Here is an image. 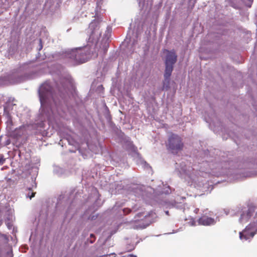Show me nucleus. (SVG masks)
Segmentation results:
<instances>
[{"mask_svg":"<svg viewBox=\"0 0 257 257\" xmlns=\"http://www.w3.org/2000/svg\"><path fill=\"white\" fill-rule=\"evenodd\" d=\"M6 159L3 155L0 154V165H3L5 162Z\"/></svg>","mask_w":257,"mask_h":257,"instance_id":"19","label":"nucleus"},{"mask_svg":"<svg viewBox=\"0 0 257 257\" xmlns=\"http://www.w3.org/2000/svg\"><path fill=\"white\" fill-rule=\"evenodd\" d=\"M13 210L12 209H10L8 210V216L7 218L8 221H12L14 219V216L13 215Z\"/></svg>","mask_w":257,"mask_h":257,"instance_id":"15","label":"nucleus"},{"mask_svg":"<svg viewBox=\"0 0 257 257\" xmlns=\"http://www.w3.org/2000/svg\"><path fill=\"white\" fill-rule=\"evenodd\" d=\"M177 170L179 172L181 177L184 178V179L188 182V183L192 186L193 185L195 187L198 186L201 187L204 186L202 183V178L197 176L196 173H199L198 171L190 167H188L186 169V166L185 165H181L180 169L177 168Z\"/></svg>","mask_w":257,"mask_h":257,"instance_id":"4","label":"nucleus"},{"mask_svg":"<svg viewBox=\"0 0 257 257\" xmlns=\"http://www.w3.org/2000/svg\"><path fill=\"white\" fill-rule=\"evenodd\" d=\"M166 52L167 54L165 60V64L174 65L177 61V56L176 53L174 51H169L166 50Z\"/></svg>","mask_w":257,"mask_h":257,"instance_id":"10","label":"nucleus"},{"mask_svg":"<svg viewBox=\"0 0 257 257\" xmlns=\"http://www.w3.org/2000/svg\"><path fill=\"white\" fill-rule=\"evenodd\" d=\"M207 214V211H205L203 215L198 219V224L207 226L214 225L216 223V220Z\"/></svg>","mask_w":257,"mask_h":257,"instance_id":"9","label":"nucleus"},{"mask_svg":"<svg viewBox=\"0 0 257 257\" xmlns=\"http://www.w3.org/2000/svg\"><path fill=\"white\" fill-rule=\"evenodd\" d=\"M41 103L40 119L42 121L40 127L44 128L43 121L47 120L52 125L57 123L60 117L65 116V112L62 109L61 104L56 95L52 92V87L48 82L43 84L39 90Z\"/></svg>","mask_w":257,"mask_h":257,"instance_id":"1","label":"nucleus"},{"mask_svg":"<svg viewBox=\"0 0 257 257\" xmlns=\"http://www.w3.org/2000/svg\"><path fill=\"white\" fill-rule=\"evenodd\" d=\"M198 211H199V209H198V208H196V209L194 210V212H195V213H198Z\"/></svg>","mask_w":257,"mask_h":257,"instance_id":"26","label":"nucleus"},{"mask_svg":"<svg viewBox=\"0 0 257 257\" xmlns=\"http://www.w3.org/2000/svg\"><path fill=\"white\" fill-rule=\"evenodd\" d=\"M191 225H192V226L195 225V221L194 220H192L191 222Z\"/></svg>","mask_w":257,"mask_h":257,"instance_id":"25","label":"nucleus"},{"mask_svg":"<svg viewBox=\"0 0 257 257\" xmlns=\"http://www.w3.org/2000/svg\"><path fill=\"white\" fill-rule=\"evenodd\" d=\"M127 149L128 150H130L132 151V152L134 154L135 156H136L137 157H139V154L137 152V148H136L132 143L130 141H128L127 142Z\"/></svg>","mask_w":257,"mask_h":257,"instance_id":"13","label":"nucleus"},{"mask_svg":"<svg viewBox=\"0 0 257 257\" xmlns=\"http://www.w3.org/2000/svg\"><path fill=\"white\" fill-rule=\"evenodd\" d=\"M0 257H13L12 252L11 249L2 251Z\"/></svg>","mask_w":257,"mask_h":257,"instance_id":"14","label":"nucleus"},{"mask_svg":"<svg viewBox=\"0 0 257 257\" xmlns=\"http://www.w3.org/2000/svg\"><path fill=\"white\" fill-rule=\"evenodd\" d=\"M6 223L7 224V226L9 229H11V227L12 226V224L10 222H8L7 221L6 222Z\"/></svg>","mask_w":257,"mask_h":257,"instance_id":"21","label":"nucleus"},{"mask_svg":"<svg viewBox=\"0 0 257 257\" xmlns=\"http://www.w3.org/2000/svg\"><path fill=\"white\" fill-rule=\"evenodd\" d=\"M1 1L2 3H4L3 5L1 7L4 9L7 10L10 6L9 3L7 1V0H1Z\"/></svg>","mask_w":257,"mask_h":257,"instance_id":"16","label":"nucleus"},{"mask_svg":"<svg viewBox=\"0 0 257 257\" xmlns=\"http://www.w3.org/2000/svg\"><path fill=\"white\" fill-rule=\"evenodd\" d=\"M155 215V214L153 212L149 214L144 212L139 213L135 217L134 219L130 222L131 225L134 229L145 228L153 221L149 219L150 216H154Z\"/></svg>","mask_w":257,"mask_h":257,"instance_id":"6","label":"nucleus"},{"mask_svg":"<svg viewBox=\"0 0 257 257\" xmlns=\"http://www.w3.org/2000/svg\"><path fill=\"white\" fill-rule=\"evenodd\" d=\"M237 215L240 223L244 224L250 221L245 229L239 232V238L242 241H250L257 232V207L243 208L238 212Z\"/></svg>","mask_w":257,"mask_h":257,"instance_id":"3","label":"nucleus"},{"mask_svg":"<svg viewBox=\"0 0 257 257\" xmlns=\"http://www.w3.org/2000/svg\"><path fill=\"white\" fill-rule=\"evenodd\" d=\"M94 192L95 193H97V191H96V189H94Z\"/></svg>","mask_w":257,"mask_h":257,"instance_id":"29","label":"nucleus"},{"mask_svg":"<svg viewBox=\"0 0 257 257\" xmlns=\"http://www.w3.org/2000/svg\"><path fill=\"white\" fill-rule=\"evenodd\" d=\"M113 257H115V256H113Z\"/></svg>","mask_w":257,"mask_h":257,"instance_id":"31","label":"nucleus"},{"mask_svg":"<svg viewBox=\"0 0 257 257\" xmlns=\"http://www.w3.org/2000/svg\"><path fill=\"white\" fill-rule=\"evenodd\" d=\"M123 211L125 214H127L130 213L132 210L129 208H124L123 209Z\"/></svg>","mask_w":257,"mask_h":257,"instance_id":"20","label":"nucleus"},{"mask_svg":"<svg viewBox=\"0 0 257 257\" xmlns=\"http://www.w3.org/2000/svg\"><path fill=\"white\" fill-rule=\"evenodd\" d=\"M16 107V104H13L11 101L7 102L4 107V113L9 115L11 110L14 109V107Z\"/></svg>","mask_w":257,"mask_h":257,"instance_id":"12","label":"nucleus"},{"mask_svg":"<svg viewBox=\"0 0 257 257\" xmlns=\"http://www.w3.org/2000/svg\"><path fill=\"white\" fill-rule=\"evenodd\" d=\"M165 71L164 73L165 80L169 81V78L171 75L173 69V65L165 64Z\"/></svg>","mask_w":257,"mask_h":257,"instance_id":"11","label":"nucleus"},{"mask_svg":"<svg viewBox=\"0 0 257 257\" xmlns=\"http://www.w3.org/2000/svg\"><path fill=\"white\" fill-rule=\"evenodd\" d=\"M168 147L173 153H177L183 147L181 138L177 135H171L169 138Z\"/></svg>","mask_w":257,"mask_h":257,"instance_id":"7","label":"nucleus"},{"mask_svg":"<svg viewBox=\"0 0 257 257\" xmlns=\"http://www.w3.org/2000/svg\"><path fill=\"white\" fill-rule=\"evenodd\" d=\"M35 195V193H32L31 195H30L29 193L27 194V197H29L30 199H32V197H33Z\"/></svg>","mask_w":257,"mask_h":257,"instance_id":"22","label":"nucleus"},{"mask_svg":"<svg viewBox=\"0 0 257 257\" xmlns=\"http://www.w3.org/2000/svg\"><path fill=\"white\" fill-rule=\"evenodd\" d=\"M140 162L143 167L145 168H147L149 167V165L144 160H141L140 159Z\"/></svg>","mask_w":257,"mask_h":257,"instance_id":"18","label":"nucleus"},{"mask_svg":"<svg viewBox=\"0 0 257 257\" xmlns=\"http://www.w3.org/2000/svg\"><path fill=\"white\" fill-rule=\"evenodd\" d=\"M100 23L98 20H94L89 25L88 33H90L88 43H91L84 47L74 48L67 50L65 53V57L72 61L78 63H83L92 56V50L96 46L101 34L100 30Z\"/></svg>","mask_w":257,"mask_h":257,"instance_id":"2","label":"nucleus"},{"mask_svg":"<svg viewBox=\"0 0 257 257\" xmlns=\"http://www.w3.org/2000/svg\"><path fill=\"white\" fill-rule=\"evenodd\" d=\"M2 221L1 220H0V226L2 225Z\"/></svg>","mask_w":257,"mask_h":257,"instance_id":"30","label":"nucleus"},{"mask_svg":"<svg viewBox=\"0 0 257 257\" xmlns=\"http://www.w3.org/2000/svg\"><path fill=\"white\" fill-rule=\"evenodd\" d=\"M202 165L199 172L202 173L203 178L205 177L209 173L217 176L221 175L220 172L216 171L217 168L212 167L211 165H209L207 163H203Z\"/></svg>","mask_w":257,"mask_h":257,"instance_id":"8","label":"nucleus"},{"mask_svg":"<svg viewBox=\"0 0 257 257\" xmlns=\"http://www.w3.org/2000/svg\"><path fill=\"white\" fill-rule=\"evenodd\" d=\"M135 246H133L131 249H130L128 250H132L135 248Z\"/></svg>","mask_w":257,"mask_h":257,"instance_id":"27","label":"nucleus"},{"mask_svg":"<svg viewBox=\"0 0 257 257\" xmlns=\"http://www.w3.org/2000/svg\"><path fill=\"white\" fill-rule=\"evenodd\" d=\"M39 41H40V48H39V50H40L42 49V43H41V40H40Z\"/></svg>","mask_w":257,"mask_h":257,"instance_id":"23","label":"nucleus"},{"mask_svg":"<svg viewBox=\"0 0 257 257\" xmlns=\"http://www.w3.org/2000/svg\"><path fill=\"white\" fill-rule=\"evenodd\" d=\"M34 75L30 67L28 64H24L9 76V81L11 84L19 83L33 78Z\"/></svg>","mask_w":257,"mask_h":257,"instance_id":"5","label":"nucleus"},{"mask_svg":"<svg viewBox=\"0 0 257 257\" xmlns=\"http://www.w3.org/2000/svg\"><path fill=\"white\" fill-rule=\"evenodd\" d=\"M171 192L170 188L169 186L166 187L164 190L162 191V193L165 194H169Z\"/></svg>","mask_w":257,"mask_h":257,"instance_id":"17","label":"nucleus"},{"mask_svg":"<svg viewBox=\"0 0 257 257\" xmlns=\"http://www.w3.org/2000/svg\"><path fill=\"white\" fill-rule=\"evenodd\" d=\"M122 257H137L136 255H133V254H129L127 256H122Z\"/></svg>","mask_w":257,"mask_h":257,"instance_id":"24","label":"nucleus"},{"mask_svg":"<svg viewBox=\"0 0 257 257\" xmlns=\"http://www.w3.org/2000/svg\"><path fill=\"white\" fill-rule=\"evenodd\" d=\"M165 212H166V214L168 215V213H169L168 211H166Z\"/></svg>","mask_w":257,"mask_h":257,"instance_id":"28","label":"nucleus"}]
</instances>
